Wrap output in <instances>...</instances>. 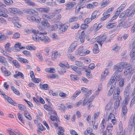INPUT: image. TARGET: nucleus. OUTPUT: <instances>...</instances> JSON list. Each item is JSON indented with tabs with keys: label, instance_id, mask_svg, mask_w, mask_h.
<instances>
[{
	"label": "nucleus",
	"instance_id": "17",
	"mask_svg": "<svg viewBox=\"0 0 135 135\" xmlns=\"http://www.w3.org/2000/svg\"><path fill=\"white\" fill-rule=\"evenodd\" d=\"M77 44L76 42L73 43L70 45L68 50L69 52L71 53L75 49V47L77 46Z\"/></svg>",
	"mask_w": 135,
	"mask_h": 135
},
{
	"label": "nucleus",
	"instance_id": "42",
	"mask_svg": "<svg viewBox=\"0 0 135 135\" xmlns=\"http://www.w3.org/2000/svg\"><path fill=\"white\" fill-rule=\"evenodd\" d=\"M7 132L9 135H16L15 131H14L12 129H9L7 130Z\"/></svg>",
	"mask_w": 135,
	"mask_h": 135
},
{
	"label": "nucleus",
	"instance_id": "8",
	"mask_svg": "<svg viewBox=\"0 0 135 135\" xmlns=\"http://www.w3.org/2000/svg\"><path fill=\"white\" fill-rule=\"evenodd\" d=\"M77 36L80 38V40L81 42H84L85 35V33H84V31H82L80 33L79 32L77 34Z\"/></svg>",
	"mask_w": 135,
	"mask_h": 135
},
{
	"label": "nucleus",
	"instance_id": "7",
	"mask_svg": "<svg viewBox=\"0 0 135 135\" xmlns=\"http://www.w3.org/2000/svg\"><path fill=\"white\" fill-rule=\"evenodd\" d=\"M113 76L115 80V84H116L117 82L120 80L122 78V75L121 74H120L118 75V73L117 72H115L113 75Z\"/></svg>",
	"mask_w": 135,
	"mask_h": 135
},
{
	"label": "nucleus",
	"instance_id": "18",
	"mask_svg": "<svg viewBox=\"0 0 135 135\" xmlns=\"http://www.w3.org/2000/svg\"><path fill=\"white\" fill-rule=\"evenodd\" d=\"M37 10L40 12H45L47 13L49 11L50 8L49 7L39 8L37 9Z\"/></svg>",
	"mask_w": 135,
	"mask_h": 135
},
{
	"label": "nucleus",
	"instance_id": "48",
	"mask_svg": "<svg viewBox=\"0 0 135 135\" xmlns=\"http://www.w3.org/2000/svg\"><path fill=\"white\" fill-rule=\"evenodd\" d=\"M115 80L114 78L113 75L110 79L108 83V84H111L114 83V84H115Z\"/></svg>",
	"mask_w": 135,
	"mask_h": 135
},
{
	"label": "nucleus",
	"instance_id": "64",
	"mask_svg": "<svg viewBox=\"0 0 135 135\" xmlns=\"http://www.w3.org/2000/svg\"><path fill=\"white\" fill-rule=\"evenodd\" d=\"M36 55L38 58L40 60L42 61V56L41 54L39 53H37Z\"/></svg>",
	"mask_w": 135,
	"mask_h": 135
},
{
	"label": "nucleus",
	"instance_id": "35",
	"mask_svg": "<svg viewBox=\"0 0 135 135\" xmlns=\"http://www.w3.org/2000/svg\"><path fill=\"white\" fill-rule=\"evenodd\" d=\"M17 60L21 62H23L26 63H28V60L23 58H17Z\"/></svg>",
	"mask_w": 135,
	"mask_h": 135
},
{
	"label": "nucleus",
	"instance_id": "14",
	"mask_svg": "<svg viewBox=\"0 0 135 135\" xmlns=\"http://www.w3.org/2000/svg\"><path fill=\"white\" fill-rule=\"evenodd\" d=\"M84 52L83 47L80 46L77 50L76 53V54L80 56H84V54H85Z\"/></svg>",
	"mask_w": 135,
	"mask_h": 135
},
{
	"label": "nucleus",
	"instance_id": "37",
	"mask_svg": "<svg viewBox=\"0 0 135 135\" xmlns=\"http://www.w3.org/2000/svg\"><path fill=\"white\" fill-rule=\"evenodd\" d=\"M61 17V15L60 14L58 15L55 18L52 19V21L55 22L58 21L60 20Z\"/></svg>",
	"mask_w": 135,
	"mask_h": 135
},
{
	"label": "nucleus",
	"instance_id": "50",
	"mask_svg": "<svg viewBox=\"0 0 135 135\" xmlns=\"http://www.w3.org/2000/svg\"><path fill=\"white\" fill-rule=\"evenodd\" d=\"M17 116L18 118L21 121V122L23 123L24 124V121L23 120V117L21 115V114L19 113H18L17 114Z\"/></svg>",
	"mask_w": 135,
	"mask_h": 135
},
{
	"label": "nucleus",
	"instance_id": "24",
	"mask_svg": "<svg viewBox=\"0 0 135 135\" xmlns=\"http://www.w3.org/2000/svg\"><path fill=\"white\" fill-rule=\"evenodd\" d=\"M58 56V52L57 51H53L52 52L51 56L52 60H55Z\"/></svg>",
	"mask_w": 135,
	"mask_h": 135
},
{
	"label": "nucleus",
	"instance_id": "39",
	"mask_svg": "<svg viewBox=\"0 0 135 135\" xmlns=\"http://www.w3.org/2000/svg\"><path fill=\"white\" fill-rule=\"evenodd\" d=\"M119 132H123V124L121 121H120L119 124Z\"/></svg>",
	"mask_w": 135,
	"mask_h": 135
},
{
	"label": "nucleus",
	"instance_id": "30",
	"mask_svg": "<svg viewBox=\"0 0 135 135\" xmlns=\"http://www.w3.org/2000/svg\"><path fill=\"white\" fill-rule=\"evenodd\" d=\"M10 44L8 42L5 45V50L8 52H10L12 49L10 47Z\"/></svg>",
	"mask_w": 135,
	"mask_h": 135
},
{
	"label": "nucleus",
	"instance_id": "12",
	"mask_svg": "<svg viewBox=\"0 0 135 135\" xmlns=\"http://www.w3.org/2000/svg\"><path fill=\"white\" fill-rule=\"evenodd\" d=\"M108 69H106L102 73L100 78L101 80L102 81L104 80L105 79L107 76L108 74Z\"/></svg>",
	"mask_w": 135,
	"mask_h": 135
},
{
	"label": "nucleus",
	"instance_id": "6",
	"mask_svg": "<svg viewBox=\"0 0 135 135\" xmlns=\"http://www.w3.org/2000/svg\"><path fill=\"white\" fill-rule=\"evenodd\" d=\"M124 70L123 72V75L124 76H127L130 74L131 73L132 69L131 66H127Z\"/></svg>",
	"mask_w": 135,
	"mask_h": 135
},
{
	"label": "nucleus",
	"instance_id": "41",
	"mask_svg": "<svg viewBox=\"0 0 135 135\" xmlns=\"http://www.w3.org/2000/svg\"><path fill=\"white\" fill-rule=\"evenodd\" d=\"M60 131L58 132V134L59 135H63L64 134V129L62 127H60L59 128Z\"/></svg>",
	"mask_w": 135,
	"mask_h": 135
},
{
	"label": "nucleus",
	"instance_id": "63",
	"mask_svg": "<svg viewBox=\"0 0 135 135\" xmlns=\"http://www.w3.org/2000/svg\"><path fill=\"white\" fill-rule=\"evenodd\" d=\"M92 20H93V19H92L91 17V18H87L84 21V23L85 24H88Z\"/></svg>",
	"mask_w": 135,
	"mask_h": 135
},
{
	"label": "nucleus",
	"instance_id": "25",
	"mask_svg": "<svg viewBox=\"0 0 135 135\" xmlns=\"http://www.w3.org/2000/svg\"><path fill=\"white\" fill-rule=\"evenodd\" d=\"M126 105L123 104L122 105V111L124 115L126 114L127 111Z\"/></svg>",
	"mask_w": 135,
	"mask_h": 135
},
{
	"label": "nucleus",
	"instance_id": "54",
	"mask_svg": "<svg viewBox=\"0 0 135 135\" xmlns=\"http://www.w3.org/2000/svg\"><path fill=\"white\" fill-rule=\"evenodd\" d=\"M12 63H13L14 65L17 68H18L20 66L18 62L16 60H13L12 61Z\"/></svg>",
	"mask_w": 135,
	"mask_h": 135
},
{
	"label": "nucleus",
	"instance_id": "49",
	"mask_svg": "<svg viewBox=\"0 0 135 135\" xmlns=\"http://www.w3.org/2000/svg\"><path fill=\"white\" fill-rule=\"evenodd\" d=\"M46 4L48 6L52 7H53L54 6H56L57 5V4L56 3V2H48L46 3Z\"/></svg>",
	"mask_w": 135,
	"mask_h": 135
},
{
	"label": "nucleus",
	"instance_id": "22",
	"mask_svg": "<svg viewBox=\"0 0 135 135\" xmlns=\"http://www.w3.org/2000/svg\"><path fill=\"white\" fill-rule=\"evenodd\" d=\"M18 76H20L22 78H24V75L21 72L16 71L15 73V74L14 75V77L15 78H17Z\"/></svg>",
	"mask_w": 135,
	"mask_h": 135
},
{
	"label": "nucleus",
	"instance_id": "34",
	"mask_svg": "<svg viewBox=\"0 0 135 135\" xmlns=\"http://www.w3.org/2000/svg\"><path fill=\"white\" fill-rule=\"evenodd\" d=\"M45 71L46 72L50 73H54L55 72V69L52 68H48L45 69Z\"/></svg>",
	"mask_w": 135,
	"mask_h": 135
},
{
	"label": "nucleus",
	"instance_id": "31",
	"mask_svg": "<svg viewBox=\"0 0 135 135\" xmlns=\"http://www.w3.org/2000/svg\"><path fill=\"white\" fill-rule=\"evenodd\" d=\"M24 115L27 119L29 120H31L32 119V118L30 116L29 113L26 111L25 112H24Z\"/></svg>",
	"mask_w": 135,
	"mask_h": 135
},
{
	"label": "nucleus",
	"instance_id": "9",
	"mask_svg": "<svg viewBox=\"0 0 135 135\" xmlns=\"http://www.w3.org/2000/svg\"><path fill=\"white\" fill-rule=\"evenodd\" d=\"M55 15L53 14H51L48 15L46 14H43L42 16V18L44 20H47L51 19L53 18Z\"/></svg>",
	"mask_w": 135,
	"mask_h": 135
},
{
	"label": "nucleus",
	"instance_id": "4",
	"mask_svg": "<svg viewBox=\"0 0 135 135\" xmlns=\"http://www.w3.org/2000/svg\"><path fill=\"white\" fill-rule=\"evenodd\" d=\"M120 90L119 88L117 87L115 90L113 95V98L116 100H120L121 99V97L120 96Z\"/></svg>",
	"mask_w": 135,
	"mask_h": 135
},
{
	"label": "nucleus",
	"instance_id": "29",
	"mask_svg": "<svg viewBox=\"0 0 135 135\" xmlns=\"http://www.w3.org/2000/svg\"><path fill=\"white\" fill-rule=\"evenodd\" d=\"M99 51V50L98 49V45L97 44H95L94 46L93 52L94 54H97L98 53Z\"/></svg>",
	"mask_w": 135,
	"mask_h": 135
},
{
	"label": "nucleus",
	"instance_id": "16",
	"mask_svg": "<svg viewBox=\"0 0 135 135\" xmlns=\"http://www.w3.org/2000/svg\"><path fill=\"white\" fill-rule=\"evenodd\" d=\"M4 97L5 99H6L7 101L11 104L14 105H15L16 104V103L12 99L9 97H8L4 94Z\"/></svg>",
	"mask_w": 135,
	"mask_h": 135
},
{
	"label": "nucleus",
	"instance_id": "45",
	"mask_svg": "<svg viewBox=\"0 0 135 135\" xmlns=\"http://www.w3.org/2000/svg\"><path fill=\"white\" fill-rule=\"evenodd\" d=\"M4 3L7 5H9L12 4L13 2L12 0H4Z\"/></svg>",
	"mask_w": 135,
	"mask_h": 135
},
{
	"label": "nucleus",
	"instance_id": "60",
	"mask_svg": "<svg viewBox=\"0 0 135 135\" xmlns=\"http://www.w3.org/2000/svg\"><path fill=\"white\" fill-rule=\"evenodd\" d=\"M71 79L73 80H77L78 79V77L77 76L71 74L70 75Z\"/></svg>",
	"mask_w": 135,
	"mask_h": 135
},
{
	"label": "nucleus",
	"instance_id": "53",
	"mask_svg": "<svg viewBox=\"0 0 135 135\" xmlns=\"http://www.w3.org/2000/svg\"><path fill=\"white\" fill-rule=\"evenodd\" d=\"M115 23H109L107 26V27L108 28H111L114 27L115 25Z\"/></svg>",
	"mask_w": 135,
	"mask_h": 135
},
{
	"label": "nucleus",
	"instance_id": "55",
	"mask_svg": "<svg viewBox=\"0 0 135 135\" xmlns=\"http://www.w3.org/2000/svg\"><path fill=\"white\" fill-rule=\"evenodd\" d=\"M77 17H73L70 19L69 21L70 22H72L77 21Z\"/></svg>",
	"mask_w": 135,
	"mask_h": 135
},
{
	"label": "nucleus",
	"instance_id": "11",
	"mask_svg": "<svg viewBox=\"0 0 135 135\" xmlns=\"http://www.w3.org/2000/svg\"><path fill=\"white\" fill-rule=\"evenodd\" d=\"M68 67L69 68L70 66H69ZM70 67L73 71L78 73V74L80 75L81 74L80 70L77 67L74 65H71L70 66Z\"/></svg>",
	"mask_w": 135,
	"mask_h": 135
},
{
	"label": "nucleus",
	"instance_id": "40",
	"mask_svg": "<svg viewBox=\"0 0 135 135\" xmlns=\"http://www.w3.org/2000/svg\"><path fill=\"white\" fill-rule=\"evenodd\" d=\"M93 26V27L97 26V27L95 29V31H97L100 29L102 26V25L101 24H99L97 26V24H94Z\"/></svg>",
	"mask_w": 135,
	"mask_h": 135
},
{
	"label": "nucleus",
	"instance_id": "27",
	"mask_svg": "<svg viewBox=\"0 0 135 135\" xmlns=\"http://www.w3.org/2000/svg\"><path fill=\"white\" fill-rule=\"evenodd\" d=\"M131 84L130 83L128 84L124 90V93L129 94V90L131 88Z\"/></svg>",
	"mask_w": 135,
	"mask_h": 135
},
{
	"label": "nucleus",
	"instance_id": "5",
	"mask_svg": "<svg viewBox=\"0 0 135 135\" xmlns=\"http://www.w3.org/2000/svg\"><path fill=\"white\" fill-rule=\"evenodd\" d=\"M44 34H41L39 36V39L42 41H44L45 44H49L51 41L49 37L47 36H44Z\"/></svg>",
	"mask_w": 135,
	"mask_h": 135
},
{
	"label": "nucleus",
	"instance_id": "43",
	"mask_svg": "<svg viewBox=\"0 0 135 135\" xmlns=\"http://www.w3.org/2000/svg\"><path fill=\"white\" fill-rule=\"evenodd\" d=\"M11 89L14 93L18 95H20L19 91L18 90L16 89L14 86H12Z\"/></svg>",
	"mask_w": 135,
	"mask_h": 135
},
{
	"label": "nucleus",
	"instance_id": "38",
	"mask_svg": "<svg viewBox=\"0 0 135 135\" xmlns=\"http://www.w3.org/2000/svg\"><path fill=\"white\" fill-rule=\"evenodd\" d=\"M15 48L16 49V50H18V49H16L17 48H19V49H23L25 48V47H21V44H16L14 46Z\"/></svg>",
	"mask_w": 135,
	"mask_h": 135
},
{
	"label": "nucleus",
	"instance_id": "51",
	"mask_svg": "<svg viewBox=\"0 0 135 135\" xmlns=\"http://www.w3.org/2000/svg\"><path fill=\"white\" fill-rule=\"evenodd\" d=\"M120 100H116L114 103V108L115 109H117L119 105V101Z\"/></svg>",
	"mask_w": 135,
	"mask_h": 135
},
{
	"label": "nucleus",
	"instance_id": "59",
	"mask_svg": "<svg viewBox=\"0 0 135 135\" xmlns=\"http://www.w3.org/2000/svg\"><path fill=\"white\" fill-rule=\"evenodd\" d=\"M86 7L87 8L89 9H92L94 8V7L93 4H89L87 5Z\"/></svg>",
	"mask_w": 135,
	"mask_h": 135
},
{
	"label": "nucleus",
	"instance_id": "20",
	"mask_svg": "<svg viewBox=\"0 0 135 135\" xmlns=\"http://www.w3.org/2000/svg\"><path fill=\"white\" fill-rule=\"evenodd\" d=\"M129 94L124 93V100L123 101L124 102L123 104L125 105L127 104L129 100Z\"/></svg>",
	"mask_w": 135,
	"mask_h": 135
},
{
	"label": "nucleus",
	"instance_id": "15",
	"mask_svg": "<svg viewBox=\"0 0 135 135\" xmlns=\"http://www.w3.org/2000/svg\"><path fill=\"white\" fill-rule=\"evenodd\" d=\"M8 10L11 13L13 14L18 13L20 11L19 9L15 8H9Z\"/></svg>",
	"mask_w": 135,
	"mask_h": 135
},
{
	"label": "nucleus",
	"instance_id": "19",
	"mask_svg": "<svg viewBox=\"0 0 135 135\" xmlns=\"http://www.w3.org/2000/svg\"><path fill=\"white\" fill-rule=\"evenodd\" d=\"M0 62L4 64V65L6 66H8V64L6 60V58L2 56H0Z\"/></svg>",
	"mask_w": 135,
	"mask_h": 135
},
{
	"label": "nucleus",
	"instance_id": "2",
	"mask_svg": "<svg viewBox=\"0 0 135 135\" xmlns=\"http://www.w3.org/2000/svg\"><path fill=\"white\" fill-rule=\"evenodd\" d=\"M127 65L126 62H121L118 63L116 65L114 66V69L115 70V72H120L122 71L123 69L126 67Z\"/></svg>",
	"mask_w": 135,
	"mask_h": 135
},
{
	"label": "nucleus",
	"instance_id": "28",
	"mask_svg": "<svg viewBox=\"0 0 135 135\" xmlns=\"http://www.w3.org/2000/svg\"><path fill=\"white\" fill-rule=\"evenodd\" d=\"M18 107L19 110L22 111H24V112H25L26 110L25 107L23 104H19L18 105Z\"/></svg>",
	"mask_w": 135,
	"mask_h": 135
},
{
	"label": "nucleus",
	"instance_id": "44",
	"mask_svg": "<svg viewBox=\"0 0 135 135\" xmlns=\"http://www.w3.org/2000/svg\"><path fill=\"white\" fill-rule=\"evenodd\" d=\"M58 28V25L57 24H55L52 25L50 28V30L51 31L55 30Z\"/></svg>",
	"mask_w": 135,
	"mask_h": 135
},
{
	"label": "nucleus",
	"instance_id": "61",
	"mask_svg": "<svg viewBox=\"0 0 135 135\" xmlns=\"http://www.w3.org/2000/svg\"><path fill=\"white\" fill-rule=\"evenodd\" d=\"M19 18L17 17H15L12 19V22L14 23L17 22L19 20Z\"/></svg>",
	"mask_w": 135,
	"mask_h": 135
},
{
	"label": "nucleus",
	"instance_id": "46",
	"mask_svg": "<svg viewBox=\"0 0 135 135\" xmlns=\"http://www.w3.org/2000/svg\"><path fill=\"white\" fill-rule=\"evenodd\" d=\"M24 1H25L26 3L28 5L31 6H35V5L34 3L29 0H25Z\"/></svg>",
	"mask_w": 135,
	"mask_h": 135
},
{
	"label": "nucleus",
	"instance_id": "1",
	"mask_svg": "<svg viewBox=\"0 0 135 135\" xmlns=\"http://www.w3.org/2000/svg\"><path fill=\"white\" fill-rule=\"evenodd\" d=\"M135 12V8L132 10V7H129L127 10L122 13L119 16V18L123 17H129L132 15H133Z\"/></svg>",
	"mask_w": 135,
	"mask_h": 135
},
{
	"label": "nucleus",
	"instance_id": "58",
	"mask_svg": "<svg viewBox=\"0 0 135 135\" xmlns=\"http://www.w3.org/2000/svg\"><path fill=\"white\" fill-rule=\"evenodd\" d=\"M20 36V34L18 32L15 33L13 35V38L15 39L19 38Z\"/></svg>",
	"mask_w": 135,
	"mask_h": 135
},
{
	"label": "nucleus",
	"instance_id": "26",
	"mask_svg": "<svg viewBox=\"0 0 135 135\" xmlns=\"http://www.w3.org/2000/svg\"><path fill=\"white\" fill-rule=\"evenodd\" d=\"M41 23L42 26L49 27L50 26V23L48 22V21L43 20L41 22Z\"/></svg>",
	"mask_w": 135,
	"mask_h": 135
},
{
	"label": "nucleus",
	"instance_id": "57",
	"mask_svg": "<svg viewBox=\"0 0 135 135\" xmlns=\"http://www.w3.org/2000/svg\"><path fill=\"white\" fill-rule=\"evenodd\" d=\"M135 51H132L130 52V55L131 58H132L133 60H135V55L134 54V52Z\"/></svg>",
	"mask_w": 135,
	"mask_h": 135
},
{
	"label": "nucleus",
	"instance_id": "33",
	"mask_svg": "<svg viewBox=\"0 0 135 135\" xmlns=\"http://www.w3.org/2000/svg\"><path fill=\"white\" fill-rule=\"evenodd\" d=\"M115 86L114 85L112 86L109 90L108 94L109 96H110L113 93V91L115 89Z\"/></svg>",
	"mask_w": 135,
	"mask_h": 135
},
{
	"label": "nucleus",
	"instance_id": "62",
	"mask_svg": "<svg viewBox=\"0 0 135 135\" xmlns=\"http://www.w3.org/2000/svg\"><path fill=\"white\" fill-rule=\"evenodd\" d=\"M0 21L1 22L3 25H5L7 23V22L6 20L3 18H0Z\"/></svg>",
	"mask_w": 135,
	"mask_h": 135
},
{
	"label": "nucleus",
	"instance_id": "47",
	"mask_svg": "<svg viewBox=\"0 0 135 135\" xmlns=\"http://www.w3.org/2000/svg\"><path fill=\"white\" fill-rule=\"evenodd\" d=\"M35 12V10L33 9H29L26 11V13L29 14L33 15Z\"/></svg>",
	"mask_w": 135,
	"mask_h": 135
},
{
	"label": "nucleus",
	"instance_id": "36",
	"mask_svg": "<svg viewBox=\"0 0 135 135\" xmlns=\"http://www.w3.org/2000/svg\"><path fill=\"white\" fill-rule=\"evenodd\" d=\"M31 31L33 33L34 35H36L37 34H39L40 35L43 34H47L46 32L41 33V32H39V31H36L33 29H31Z\"/></svg>",
	"mask_w": 135,
	"mask_h": 135
},
{
	"label": "nucleus",
	"instance_id": "10",
	"mask_svg": "<svg viewBox=\"0 0 135 135\" xmlns=\"http://www.w3.org/2000/svg\"><path fill=\"white\" fill-rule=\"evenodd\" d=\"M69 26V25L68 24H64L61 25L59 30V31L60 33H61L65 31L67 29Z\"/></svg>",
	"mask_w": 135,
	"mask_h": 135
},
{
	"label": "nucleus",
	"instance_id": "56",
	"mask_svg": "<svg viewBox=\"0 0 135 135\" xmlns=\"http://www.w3.org/2000/svg\"><path fill=\"white\" fill-rule=\"evenodd\" d=\"M33 39L35 41H38L39 40V36H37L36 35H34L33 36Z\"/></svg>",
	"mask_w": 135,
	"mask_h": 135
},
{
	"label": "nucleus",
	"instance_id": "3",
	"mask_svg": "<svg viewBox=\"0 0 135 135\" xmlns=\"http://www.w3.org/2000/svg\"><path fill=\"white\" fill-rule=\"evenodd\" d=\"M107 38V36L104 35H101L96 37L97 42L101 46Z\"/></svg>",
	"mask_w": 135,
	"mask_h": 135
},
{
	"label": "nucleus",
	"instance_id": "23",
	"mask_svg": "<svg viewBox=\"0 0 135 135\" xmlns=\"http://www.w3.org/2000/svg\"><path fill=\"white\" fill-rule=\"evenodd\" d=\"M81 91L80 90L76 91L74 94L71 97V98L72 100H75L76 98L80 94Z\"/></svg>",
	"mask_w": 135,
	"mask_h": 135
},
{
	"label": "nucleus",
	"instance_id": "21",
	"mask_svg": "<svg viewBox=\"0 0 135 135\" xmlns=\"http://www.w3.org/2000/svg\"><path fill=\"white\" fill-rule=\"evenodd\" d=\"M100 14V13L97 11H94L93 13L91 15V18L93 20L94 19L98 17Z\"/></svg>",
	"mask_w": 135,
	"mask_h": 135
},
{
	"label": "nucleus",
	"instance_id": "52",
	"mask_svg": "<svg viewBox=\"0 0 135 135\" xmlns=\"http://www.w3.org/2000/svg\"><path fill=\"white\" fill-rule=\"evenodd\" d=\"M131 23L130 22L124 23L123 25V27L124 28H127L130 26Z\"/></svg>",
	"mask_w": 135,
	"mask_h": 135
},
{
	"label": "nucleus",
	"instance_id": "32",
	"mask_svg": "<svg viewBox=\"0 0 135 135\" xmlns=\"http://www.w3.org/2000/svg\"><path fill=\"white\" fill-rule=\"evenodd\" d=\"M48 85L46 84H40L39 85V87L41 89H44L47 90V89Z\"/></svg>",
	"mask_w": 135,
	"mask_h": 135
},
{
	"label": "nucleus",
	"instance_id": "13",
	"mask_svg": "<svg viewBox=\"0 0 135 135\" xmlns=\"http://www.w3.org/2000/svg\"><path fill=\"white\" fill-rule=\"evenodd\" d=\"M76 4V3L75 2H69L66 5V9H70L73 8Z\"/></svg>",
	"mask_w": 135,
	"mask_h": 135
}]
</instances>
